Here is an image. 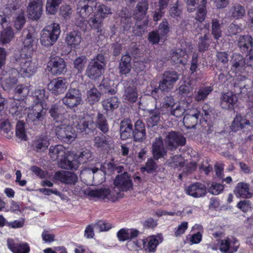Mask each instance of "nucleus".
Wrapping results in <instances>:
<instances>
[{
  "instance_id": "nucleus-1",
  "label": "nucleus",
  "mask_w": 253,
  "mask_h": 253,
  "mask_svg": "<svg viewBox=\"0 0 253 253\" xmlns=\"http://www.w3.org/2000/svg\"><path fill=\"white\" fill-rule=\"evenodd\" d=\"M11 61L14 67L19 70L23 77L29 78L36 71L37 68L35 63L32 61V57L30 55L25 53L23 50L19 54H14Z\"/></svg>"
},
{
  "instance_id": "nucleus-2",
  "label": "nucleus",
  "mask_w": 253,
  "mask_h": 253,
  "mask_svg": "<svg viewBox=\"0 0 253 253\" xmlns=\"http://www.w3.org/2000/svg\"><path fill=\"white\" fill-rule=\"evenodd\" d=\"M60 32L59 25L57 23H53L46 26L40 38L41 44L47 47L52 45L58 39Z\"/></svg>"
},
{
  "instance_id": "nucleus-3",
  "label": "nucleus",
  "mask_w": 253,
  "mask_h": 253,
  "mask_svg": "<svg viewBox=\"0 0 253 253\" xmlns=\"http://www.w3.org/2000/svg\"><path fill=\"white\" fill-rule=\"evenodd\" d=\"M180 75L174 71L165 72L159 82V88L163 92H169L173 88L174 84L179 80Z\"/></svg>"
},
{
  "instance_id": "nucleus-4",
  "label": "nucleus",
  "mask_w": 253,
  "mask_h": 253,
  "mask_svg": "<svg viewBox=\"0 0 253 253\" xmlns=\"http://www.w3.org/2000/svg\"><path fill=\"white\" fill-rule=\"evenodd\" d=\"M43 0H29L27 7V16L33 20H38L43 11Z\"/></svg>"
},
{
  "instance_id": "nucleus-5",
  "label": "nucleus",
  "mask_w": 253,
  "mask_h": 253,
  "mask_svg": "<svg viewBox=\"0 0 253 253\" xmlns=\"http://www.w3.org/2000/svg\"><path fill=\"white\" fill-rule=\"evenodd\" d=\"M165 142L167 148L172 151L179 145H184L186 143V138L180 133L171 131L167 134Z\"/></svg>"
},
{
  "instance_id": "nucleus-6",
  "label": "nucleus",
  "mask_w": 253,
  "mask_h": 253,
  "mask_svg": "<svg viewBox=\"0 0 253 253\" xmlns=\"http://www.w3.org/2000/svg\"><path fill=\"white\" fill-rule=\"evenodd\" d=\"M46 112L42 103H36L29 109L28 114V121L33 123L34 125L39 124L42 122Z\"/></svg>"
},
{
  "instance_id": "nucleus-7",
  "label": "nucleus",
  "mask_w": 253,
  "mask_h": 253,
  "mask_svg": "<svg viewBox=\"0 0 253 253\" xmlns=\"http://www.w3.org/2000/svg\"><path fill=\"white\" fill-rule=\"evenodd\" d=\"M237 44L243 53H253V38L251 36H239L237 40Z\"/></svg>"
},
{
  "instance_id": "nucleus-8",
  "label": "nucleus",
  "mask_w": 253,
  "mask_h": 253,
  "mask_svg": "<svg viewBox=\"0 0 253 253\" xmlns=\"http://www.w3.org/2000/svg\"><path fill=\"white\" fill-rule=\"evenodd\" d=\"M104 65L99 64L97 61L89 62L85 71V75L91 80H96L102 75Z\"/></svg>"
},
{
  "instance_id": "nucleus-9",
  "label": "nucleus",
  "mask_w": 253,
  "mask_h": 253,
  "mask_svg": "<svg viewBox=\"0 0 253 253\" xmlns=\"http://www.w3.org/2000/svg\"><path fill=\"white\" fill-rule=\"evenodd\" d=\"M96 4L95 0H80L78 2L77 11L83 18H86L92 13V7Z\"/></svg>"
},
{
  "instance_id": "nucleus-10",
  "label": "nucleus",
  "mask_w": 253,
  "mask_h": 253,
  "mask_svg": "<svg viewBox=\"0 0 253 253\" xmlns=\"http://www.w3.org/2000/svg\"><path fill=\"white\" fill-rule=\"evenodd\" d=\"M239 246L238 241L233 237L227 238L220 241L219 250L224 253H234Z\"/></svg>"
},
{
  "instance_id": "nucleus-11",
  "label": "nucleus",
  "mask_w": 253,
  "mask_h": 253,
  "mask_svg": "<svg viewBox=\"0 0 253 253\" xmlns=\"http://www.w3.org/2000/svg\"><path fill=\"white\" fill-rule=\"evenodd\" d=\"M80 165L76 153L72 151H64V169L76 170Z\"/></svg>"
},
{
  "instance_id": "nucleus-12",
  "label": "nucleus",
  "mask_w": 253,
  "mask_h": 253,
  "mask_svg": "<svg viewBox=\"0 0 253 253\" xmlns=\"http://www.w3.org/2000/svg\"><path fill=\"white\" fill-rule=\"evenodd\" d=\"M152 153L153 158L156 160L164 158L167 156V152L164 146V143L162 137L155 138L152 143Z\"/></svg>"
},
{
  "instance_id": "nucleus-13",
  "label": "nucleus",
  "mask_w": 253,
  "mask_h": 253,
  "mask_svg": "<svg viewBox=\"0 0 253 253\" xmlns=\"http://www.w3.org/2000/svg\"><path fill=\"white\" fill-rule=\"evenodd\" d=\"M115 187L120 190L126 191L132 186V183L127 172L118 175L114 181Z\"/></svg>"
},
{
  "instance_id": "nucleus-14",
  "label": "nucleus",
  "mask_w": 253,
  "mask_h": 253,
  "mask_svg": "<svg viewBox=\"0 0 253 253\" xmlns=\"http://www.w3.org/2000/svg\"><path fill=\"white\" fill-rule=\"evenodd\" d=\"M64 104L69 107H74L80 104L82 101L81 94L79 90L70 89L66 95Z\"/></svg>"
},
{
  "instance_id": "nucleus-15",
  "label": "nucleus",
  "mask_w": 253,
  "mask_h": 253,
  "mask_svg": "<svg viewBox=\"0 0 253 253\" xmlns=\"http://www.w3.org/2000/svg\"><path fill=\"white\" fill-rule=\"evenodd\" d=\"M74 126L81 132L85 131L87 129L92 130L93 128V121L89 116H79L74 122Z\"/></svg>"
},
{
  "instance_id": "nucleus-16",
  "label": "nucleus",
  "mask_w": 253,
  "mask_h": 253,
  "mask_svg": "<svg viewBox=\"0 0 253 253\" xmlns=\"http://www.w3.org/2000/svg\"><path fill=\"white\" fill-rule=\"evenodd\" d=\"M185 190L187 194L195 198L203 197L206 193L205 185L200 182H195L191 184Z\"/></svg>"
},
{
  "instance_id": "nucleus-17",
  "label": "nucleus",
  "mask_w": 253,
  "mask_h": 253,
  "mask_svg": "<svg viewBox=\"0 0 253 253\" xmlns=\"http://www.w3.org/2000/svg\"><path fill=\"white\" fill-rule=\"evenodd\" d=\"M23 44L24 48L22 49L25 52L26 48L30 49L32 48L36 39L34 37V29L32 27H27L25 28L22 34Z\"/></svg>"
},
{
  "instance_id": "nucleus-18",
  "label": "nucleus",
  "mask_w": 253,
  "mask_h": 253,
  "mask_svg": "<svg viewBox=\"0 0 253 253\" xmlns=\"http://www.w3.org/2000/svg\"><path fill=\"white\" fill-rule=\"evenodd\" d=\"M134 141L142 142L146 138V130L144 124L140 120L135 123L134 129L133 130L132 135Z\"/></svg>"
},
{
  "instance_id": "nucleus-19",
  "label": "nucleus",
  "mask_w": 253,
  "mask_h": 253,
  "mask_svg": "<svg viewBox=\"0 0 253 253\" xmlns=\"http://www.w3.org/2000/svg\"><path fill=\"white\" fill-rule=\"evenodd\" d=\"M231 63V70L235 72H242L245 69L246 60L243 56L239 53L233 54L230 60Z\"/></svg>"
},
{
  "instance_id": "nucleus-20",
  "label": "nucleus",
  "mask_w": 253,
  "mask_h": 253,
  "mask_svg": "<svg viewBox=\"0 0 253 253\" xmlns=\"http://www.w3.org/2000/svg\"><path fill=\"white\" fill-rule=\"evenodd\" d=\"M133 126L130 120L126 119L120 123V133L122 140L130 138L132 135Z\"/></svg>"
},
{
  "instance_id": "nucleus-21",
  "label": "nucleus",
  "mask_w": 253,
  "mask_h": 253,
  "mask_svg": "<svg viewBox=\"0 0 253 253\" xmlns=\"http://www.w3.org/2000/svg\"><path fill=\"white\" fill-rule=\"evenodd\" d=\"M47 69L53 75L62 74L63 71V59L56 57L51 59L48 63Z\"/></svg>"
},
{
  "instance_id": "nucleus-22",
  "label": "nucleus",
  "mask_w": 253,
  "mask_h": 253,
  "mask_svg": "<svg viewBox=\"0 0 253 253\" xmlns=\"http://www.w3.org/2000/svg\"><path fill=\"white\" fill-rule=\"evenodd\" d=\"M14 37V33L11 24L4 25L3 29L0 31V43L4 44L10 42Z\"/></svg>"
},
{
  "instance_id": "nucleus-23",
  "label": "nucleus",
  "mask_w": 253,
  "mask_h": 253,
  "mask_svg": "<svg viewBox=\"0 0 253 253\" xmlns=\"http://www.w3.org/2000/svg\"><path fill=\"white\" fill-rule=\"evenodd\" d=\"M7 244L8 249L13 253H29L30 252V247L26 243H15L13 239L8 238Z\"/></svg>"
},
{
  "instance_id": "nucleus-24",
  "label": "nucleus",
  "mask_w": 253,
  "mask_h": 253,
  "mask_svg": "<svg viewBox=\"0 0 253 253\" xmlns=\"http://www.w3.org/2000/svg\"><path fill=\"white\" fill-rule=\"evenodd\" d=\"M148 8V4L146 0L139 1L134 10L133 17L137 21L142 20L145 16Z\"/></svg>"
},
{
  "instance_id": "nucleus-25",
  "label": "nucleus",
  "mask_w": 253,
  "mask_h": 253,
  "mask_svg": "<svg viewBox=\"0 0 253 253\" xmlns=\"http://www.w3.org/2000/svg\"><path fill=\"white\" fill-rule=\"evenodd\" d=\"M251 125L250 122L247 120L244 116L240 114H236L230 126L233 132H237L241 129L245 128L247 126Z\"/></svg>"
},
{
  "instance_id": "nucleus-26",
  "label": "nucleus",
  "mask_w": 253,
  "mask_h": 253,
  "mask_svg": "<svg viewBox=\"0 0 253 253\" xmlns=\"http://www.w3.org/2000/svg\"><path fill=\"white\" fill-rule=\"evenodd\" d=\"M51 157L57 159L58 164L62 169H63V145H57L50 146L49 149Z\"/></svg>"
},
{
  "instance_id": "nucleus-27",
  "label": "nucleus",
  "mask_w": 253,
  "mask_h": 253,
  "mask_svg": "<svg viewBox=\"0 0 253 253\" xmlns=\"http://www.w3.org/2000/svg\"><path fill=\"white\" fill-rule=\"evenodd\" d=\"M237 98L231 92L223 93L220 98V106L222 108L229 109L232 108L236 103Z\"/></svg>"
},
{
  "instance_id": "nucleus-28",
  "label": "nucleus",
  "mask_w": 253,
  "mask_h": 253,
  "mask_svg": "<svg viewBox=\"0 0 253 253\" xmlns=\"http://www.w3.org/2000/svg\"><path fill=\"white\" fill-rule=\"evenodd\" d=\"M199 114L197 110H193L186 114L183 118L184 125L187 128H193L197 125Z\"/></svg>"
},
{
  "instance_id": "nucleus-29",
  "label": "nucleus",
  "mask_w": 253,
  "mask_h": 253,
  "mask_svg": "<svg viewBox=\"0 0 253 253\" xmlns=\"http://www.w3.org/2000/svg\"><path fill=\"white\" fill-rule=\"evenodd\" d=\"M234 192L237 197L250 198L252 196V193L250 191L249 185L245 182L238 183Z\"/></svg>"
},
{
  "instance_id": "nucleus-30",
  "label": "nucleus",
  "mask_w": 253,
  "mask_h": 253,
  "mask_svg": "<svg viewBox=\"0 0 253 253\" xmlns=\"http://www.w3.org/2000/svg\"><path fill=\"white\" fill-rule=\"evenodd\" d=\"M49 145V140L45 136L37 137L33 141L32 148L37 152H42L45 151Z\"/></svg>"
},
{
  "instance_id": "nucleus-31",
  "label": "nucleus",
  "mask_w": 253,
  "mask_h": 253,
  "mask_svg": "<svg viewBox=\"0 0 253 253\" xmlns=\"http://www.w3.org/2000/svg\"><path fill=\"white\" fill-rule=\"evenodd\" d=\"M118 15L124 30H128L132 25V20L126 8H123L119 12Z\"/></svg>"
},
{
  "instance_id": "nucleus-32",
  "label": "nucleus",
  "mask_w": 253,
  "mask_h": 253,
  "mask_svg": "<svg viewBox=\"0 0 253 253\" xmlns=\"http://www.w3.org/2000/svg\"><path fill=\"white\" fill-rule=\"evenodd\" d=\"M229 13L232 18L237 20L240 19L245 16L246 10L244 6L239 3H235L230 7Z\"/></svg>"
},
{
  "instance_id": "nucleus-33",
  "label": "nucleus",
  "mask_w": 253,
  "mask_h": 253,
  "mask_svg": "<svg viewBox=\"0 0 253 253\" xmlns=\"http://www.w3.org/2000/svg\"><path fill=\"white\" fill-rule=\"evenodd\" d=\"M63 107L60 104L56 103L52 106L49 112L56 122H60L62 123L63 121Z\"/></svg>"
},
{
  "instance_id": "nucleus-34",
  "label": "nucleus",
  "mask_w": 253,
  "mask_h": 253,
  "mask_svg": "<svg viewBox=\"0 0 253 253\" xmlns=\"http://www.w3.org/2000/svg\"><path fill=\"white\" fill-rule=\"evenodd\" d=\"M131 57L128 55H125L122 57L119 65L120 73L126 75L131 71Z\"/></svg>"
},
{
  "instance_id": "nucleus-35",
  "label": "nucleus",
  "mask_w": 253,
  "mask_h": 253,
  "mask_svg": "<svg viewBox=\"0 0 253 253\" xmlns=\"http://www.w3.org/2000/svg\"><path fill=\"white\" fill-rule=\"evenodd\" d=\"M48 89L56 95L63 92V81L61 77L53 80L48 84Z\"/></svg>"
},
{
  "instance_id": "nucleus-36",
  "label": "nucleus",
  "mask_w": 253,
  "mask_h": 253,
  "mask_svg": "<svg viewBox=\"0 0 253 253\" xmlns=\"http://www.w3.org/2000/svg\"><path fill=\"white\" fill-rule=\"evenodd\" d=\"M111 193H113V191L111 192L108 189H99L90 190L88 192V195L101 199H110L112 197Z\"/></svg>"
},
{
  "instance_id": "nucleus-37",
  "label": "nucleus",
  "mask_w": 253,
  "mask_h": 253,
  "mask_svg": "<svg viewBox=\"0 0 253 253\" xmlns=\"http://www.w3.org/2000/svg\"><path fill=\"white\" fill-rule=\"evenodd\" d=\"M212 90L213 88L211 86H200L195 94V100L198 102L204 101Z\"/></svg>"
},
{
  "instance_id": "nucleus-38",
  "label": "nucleus",
  "mask_w": 253,
  "mask_h": 253,
  "mask_svg": "<svg viewBox=\"0 0 253 253\" xmlns=\"http://www.w3.org/2000/svg\"><path fill=\"white\" fill-rule=\"evenodd\" d=\"M88 23L91 28L97 33L102 31V19L98 16L97 14H94L88 20Z\"/></svg>"
},
{
  "instance_id": "nucleus-39",
  "label": "nucleus",
  "mask_w": 253,
  "mask_h": 253,
  "mask_svg": "<svg viewBox=\"0 0 253 253\" xmlns=\"http://www.w3.org/2000/svg\"><path fill=\"white\" fill-rule=\"evenodd\" d=\"M96 126L103 133H106L109 130V125L106 117L99 113L97 114Z\"/></svg>"
},
{
  "instance_id": "nucleus-40",
  "label": "nucleus",
  "mask_w": 253,
  "mask_h": 253,
  "mask_svg": "<svg viewBox=\"0 0 253 253\" xmlns=\"http://www.w3.org/2000/svg\"><path fill=\"white\" fill-rule=\"evenodd\" d=\"M62 0H47L46 12L48 14H55L59 9V5Z\"/></svg>"
},
{
  "instance_id": "nucleus-41",
  "label": "nucleus",
  "mask_w": 253,
  "mask_h": 253,
  "mask_svg": "<svg viewBox=\"0 0 253 253\" xmlns=\"http://www.w3.org/2000/svg\"><path fill=\"white\" fill-rule=\"evenodd\" d=\"M101 93L97 88L93 87L87 92V101L90 104H94L99 101Z\"/></svg>"
},
{
  "instance_id": "nucleus-42",
  "label": "nucleus",
  "mask_w": 253,
  "mask_h": 253,
  "mask_svg": "<svg viewBox=\"0 0 253 253\" xmlns=\"http://www.w3.org/2000/svg\"><path fill=\"white\" fill-rule=\"evenodd\" d=\"M187 57V56L185 50L177 49L171 51L170 59L176 64L181 63H182V59H186Z\"/></svg>"
},
{
  "instance_id": "nucleus-43",
  "label": "nucleus",
  "mask_w": 253,
  "mask_h": 253,
  "mask_svg": "<svg viewBox=\"0 0 253 253\" xmlns=\"http://www.w3.org/2000/svg\"><path fill=\"white\" fill-rule=\"evenodd\" d=\"M103 108L106 111H112L119 106L118 98L112 97L105 99L102 102Z\"/></svg>"
},
{
  "instance_id": "nucleus-44",
  "label": "nucleus",
  "mask_w": 253,
  "mask_h": 253,
  "mask_svg": "<svg viewBox=\"0 0 253 253\" xmlns=\"http://www.w3.org/2000/svg\"><path fill=\"white\" fill-rule=\"evenodd\" d=\"M137 92L133 86L127 87L125 90L124 94V99L127 100L130 102H134L137 99Z\"/></svg>"
},
{
  "instance_id": "nucleus-45",
  "label": "nucleus",
  "mask_w": 253,
  "mask_h": 253,
  "mask_svg": "<svg viewBox=\"0 0 253 253\" xmlns=\"http://www.w3.org/2000/svg\"><path fill=\"white\" fill-rule=\"evenodd\" d=\"M77 136L75 129L71 126L64 127V143L70 144L74 142Z\"/></svg>"
},
{
  "instance_id": "nucleus-46",
  "label": "nucleus",
  "mask_w": 253,
  "mask_h": 253,
  "mask_svg": "<svg viewBox=\"0 0 253 253\" xmlns=\"http://www.w3.org/2000/svg\"><path fill=\"white\" fill-rule=\"evenodd\" d=\"M207 0H201V4L198 7V10L196 13L195 20L200 22H203L207 15L206 5Z\"/></svg>"
},
{
  "instance_id": "nucleus-47",
  "label": "nucleus",
  "mask_w": 253,
  "mask_h": 253,
  "mask_svg": "<svg viewBox=\"0 0 253 253\" xmlns=\"http://www.w3.org/2000/svg\"><path fill=\"white\" fill-rule=\"evenodd\" d=\"M150 117L147 119L149 126H156L160 121V112L159 109L151 110L149 111Z\"/></svg>"
},
{
  "instance_id": "nucleus-48",
  "label": "nucleus",
  "mask_w": 253,
  "mask_h": 253,
  "mask_svg": "<svg viewBox=\"0 0 253 253\" xmlns=\"http://www.w3.org/2000/svg\"><path fill=\"white\" fill-rule=\"evenodd\" d=\"M96 13L98 17L101 19H103L111 15L112 14V9L110 6L105 4H101L97 7Z\"/></svg>"
},
{
  "instance_id": "nucleus-49",
  "label": "nucleus",
  "mask_w": 253,
  "mask_h": 253,
  "mask_svg": "<svg viewBox=\"0 0 253 253\" xmlns=\"http://www.w3.org/2000/svg\"><path fill=\"white\" fill-rule=\"evenodd\" d=\"M77 157L80 164L86 163L88 161H91L93 159V154L90 150L86 148L83 149L79 155L77 154Z\"/></svg>"
},
{
  "instance_id": "nucleus-50",
  "label": "nucleus",
  "mask_w": 253,
  "mask_h": 253,
  "mask_svg": "<svg viewBox=\"0 0 253 253\" xmlns=\"http://www.w3.org/2000/svg\"><path fill=\"white\" fill-rule=\"evenodd\" d=\"M81 37L76 32H71L66 37V41L68 45H78L81 42Z\"/></svg>"
},
{
  "instance_id": "nucleus-51",
  "label": "nucleus",
  "mask_w": 253,
  "mask_h": 253,
  "mask_svg": "<svg viewBox=\"0 0 253 253\" xmlns=\"http://www.w3.org/2000/svg\"><path fill=\"white\" fill-rule=\"evenodd\" d=\"M169 165L173 168H181L185 165V160L179 155H175L169 160Z\"/></svg>"
},
{
  "instance_id": "nucleus-52",
  "label": "nucleus",
  "mask_w": 253,
  "mask_h": 253,
  "mask_svg": "<svg viewBox=\"0 0 253 253\" xmlns=\"http://www.w3.org/2000/svg\"><path fill=\"white\" fill-rule=\"evenodd\" d=\"M211 34L215 39H219L221 36V26L219 20L216 18L211 20Z\"/></svg>"
},
{
  "instance_id": "nucleus-53",
  "label": "nucleus",
  "mask_w": 253,
  "mask_h": 253,
  "mask_svg": "<svg viewBox=\"0 0 253 253\" xmlns=\"http://www.w3.org/2000/svg\"><path fill=\"white\" fill-rule=\"evenodd\" d=\"M175 105L174 99L172 96H166L164 97L162 102V110L165 109L169 112L173 108Z\"/></svg>"
},
{
  "instance_id": "nucleus-54",
  "label": "nucleus",
  "mask_w": 253,
  "mask_h": 253,
  "mask_svg": "<svg viewBox=\"0 0 253 253\" xmlns=\"http://www.w3.org/2000/svg\"><path fill=\"white\" fill-rule=\"evenodd\" d=\"M0 132L5 137L10 138L13 135V131L11 129L10 123L6 121L1 123L0 125Z\"/></svg>"
},
{
  "instance_id": "nucleus-55",
  "label": "nucleus",
  "mask_w": 253,
  "mask_h": 253,
  "mask_svg": "<svg viewBox=\"0 0 253 253\" xmlns=\"http://www.w3.org/2000/svg\"><path fill=\"white\" fill-rule=\"evenodd\" d=\"M16 136L24 140H26L27 136L25 133V124L21 121H18L16 126Z\"/></svg>"
},
{
  "instance_id": "nucleus-56",
  "label": "nucleus",
  "mask_w": 253,
  "mask_h": 253,
  "mask_svg": "<svg viewBox=\"0 0 253 253\" xmlns=\"http://www.w3.org/2000/svg\"><path fill=\"white\" fill-rule=\"evenodd\" d=\"M147 244L144 243V248L145 250H148L149 252H154L157 245L159 244V241L155 237H152L147 239Z\"/></svg>"
},
{
  "instance_id": "nucleus-57",
  "label": "nucleus",
  "mask_w": 253,
  "mask_h": 253,
  "mask_svg": "<svg viewBox=\"0 0 253 253\" xmlns=\"http://www.w3.org/2000/svg\"><path fill=\"white\" fill-rule=\"evenodd\" d=\"M78 181V177L74 172L64 171V183L74 185Z\"/></svg>"
},
{
  "instance_id": "nucleus-58",
  "label": "nucleus",
  "mask_w": 253,
  "mask_h": 253,
  "mask_svg": "<svg viewBox=\"0 0 253 253\" xmlns=\"http://www.w3.org/2000/svg\"><path fill=\"white\" fill-rule=\"evenodd\" d=\"M16 82L17 79L16 78L9 77L1 81V86L4 90H8L12 88Z\"/></svg>"
},
{
  "instance_id": "nucleus-59",
  "label": "nucleus",
  "mask_w": 253,
  "mask_h": 253,
  "mask_svg": "<svg viewBox=\"0 0 253 253\" xmlns=\"http://www.w3.org/2000/svg\"><path fill=\"white\" fill-rule=\"evenodd\" d=\"M94 228L99 232L108 231L112 228L110 223L103 221H99L94 224Z\"/></svg>"
},
{
  "instance_id": "nucleus-60",
  "label": "nucleus",
  "mask_w": 253,
  "mask_h": 253,
  "mask_svg": "<svg viewBox=\"0 0 253 253\" xmlns=\"http://www.w3.org/2000/svg\"><path fill=\"white\" fill-rule=\"evenodd\" d=\"M26 22V18L23 13L19 14L14 21V26L17 30H20Z\"/></svg>"
},
{
  "instance_id": "nucleus-61",
  "label": "nucleus",
  "mask_w": 253,
  "mask_h": 253,
  "mask_svg": "<svg viewBox=\"0 0 253 253\" xmlns=\"http://www.w3.org/2000/svg\"><path fill=\"white\" fill-rule=\"evenodd\" d=\"M109 138L105 136H96L94 139V146L97 147H104L109 144Z\"/></svg>"
},
{
  "instance_id": "nucleus-62",
  "label": "nucleus",
  "mask_w": 253,
  "mask_h": 253,
  "mask_svg": "<svg viewBox=\"0 0 253 253\" xmlns=\"http://www.w3.org/2000/svg\"><path fill=\"white\" fill-rule=\"evenodd\" d=\"M87 61V59L84 56L77 58L74 62V67L79 71H82Z\"/></svg>"
},
{
  "instance_id": "nucleus-63",
  "label": "nucleus",
  "mask_w": 253,
  "mask_h": 253,
  "mask_svg": "<svg viewBox=\"0 0 253 253\" xmlns=\"http://www.w3.org/2000/svg\"><path fill=\"white\" fill-rule=\"evenodd\" d=\"M223 189V186L221 184L212 183L209 187V192L212 195L219 194Z\"/></svg>"
},
{
  "instance_id": "nucleus-64",
  "label": "nucleus",
  "mask_w": 253,
  "mask_h": 253,
  "mask_svg": "<svg viewBox=\"0 0 253 253\" xmlns=\"http://www.w3.org/2000/svg\"><path fill=\"white\" fill-rule=\"evenodd\" d=\"M45 92L44 89H36L34 93H33V96L38 100L37 103H42L45 98H47V97L45 95Z\"/></svg>"
}]
</instances>
